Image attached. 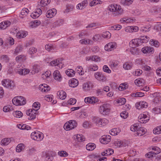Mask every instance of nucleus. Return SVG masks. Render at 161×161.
Returning a JSON list of instances; mask_svg holds the SVG:
<instances>
[{"label": "nucleus", "mask_w": 161, "mask_h": 161, "mask_svg": "<svg viewBox=\"0 0 161 161\" xmlns=\"http://www.w3.org/2000/svg\"><path fill=\"white\" fill-rule=\"evenodd\" d=\"M108 9L109 11L114 12V14L115 15H120L123 13V10L119 5L116 4L111 5L109 6Z\"/></svg>", "instance_id": "nucleus-1"}, {"label": "nucleus", "mask_w": 161, "mask_h": 161, "mask_svg": "<svg viewBox=\"0 0 161 161\" xmlns=\"http://www.w3.org/2000/svg\"><path fill=\"white\" fill-rule=\"evenodd\" d=\"M77 125V123L74 120L67 121L64 125V128L66 131H69L76 127Z\"/></svg>", "instance_id": "nucleus-2"}, {"label": "nucleus", "mask_w": 161, "mask_h": 161, "mask_svg": "<svg viewBox=\"0 0 161 161\" xmlns=\"http://www.w3.org/2000/svg\"><path fill=\"white\" fill-rule=\"evenodd\" d=\"M110 110V105L108 103H104L100 106L99 108V112L102 114L107 115L109 113Z\"/></svg>", "instance_id": "nucleus-3"}, {"label": "nucleus", "mask_w": 161, "mask_h": 161, "mask_svg": "<svg viewBox=\"0 0 161 161\" xmlns=\"http://www.w3.org/2000/svg\"><path fill=\"white\" fill-rule=\"evenodd\" d=\"M31 136L32 139L37 141L42 140L44 137L43 134L40 131H34L31 133Z\"/></svg>", "instance_id": "nucleus-4"}, {"label": "nucleus", "mask_w": 161, "mask_h": 161, "mask_svg": "<svg viewBox=\"0 0 161 161\" xmlns=\"http://www.w3.org/2000/svg\"><path fill=\"white\" fill-rule=\"evenodd\" d=\"M3 85L4 86L13 89L14 86V84L13 81L7 79L3 80L2 81Z\"/></svg>", "instance_id": "nucleus-5"}, {"label": "nucleus", "mask_w": 161, "mask_h": 161, "mask_svg": "<svg viewBox=\"0 0 161 161\" xmlns=\"http://www.w3.org/2000/svg\"><path fill=\"white\" fill-rule=\"evenodd\" d=\"M94 75L95 78L100 82H103L106 81V76L101 72H97L95 73Z\"/></svg>", "instance_id": "nucleus-6"}, {"label": "nucleus", "mask_w": 161, "mask_h": 161, "mask_svg": "<svg viewBox=\"0 0 161 161\" xmlns=\"http://www.w3.org/2000/svg\"><path fill=\"white\" fill-rule=\"evenodd\" d=\"M117 47L116 43L113 42L107 44L104 47L105 50L108 51H110L115 49Z\"/></svg>", "instance_id": "nucleus-7"}, {"label": "nucleus", "mask_w": 161, "mask_h": 161, "mask_svg": "<svg viewBox=\"0 0 161 161\" xmlns=\"http://www.w3.org/2000/svg\"><path fill=\"white\" fill-rule=\"evenodd\" d=\"M84 101L86 103L94 104L98 102L99 100L96 97H88L85 98Z\"/></svg>", "instance_id": "nucleus-8"}, {"label": "nucleus", "mask_w": 161, "mask_h": 161, "mask_svg": "<svg viewBox=\"0 0 161 161\" xmlns=\"http://www.w3.org/2000/svg\"><path fill=\"white\" fill-rule=\"evenodd\" d=\"M111 137L108 135H104L102 136L100 142L102 144H106L110 142Z\"/></svg>", "instance_id": "nucleus-9"}, {"label": "nucleus", "mask_w": 161, "mask_h": 161, "mask_svg": "<svg viewBox=\"0 0 161 161\" xmlns=\"http://www.w3.org/2000/svg\"><path fill=\"white\" fill-rule=\"evenodd\" d=\"M50 89V87L45 84L40 85L39 87V89L41 92L45 93L49 91Z\"/></svg>", "instance_id": "nucleus-10"}, {"label": "nucleus", "mask_w": 161, "mask_h": 161, "mask_svg": "<svg viewBox=\"0 0 161 161\" xmlns=\"http://www.w3.org/2000/svg\"><path fill=\"white\" fill-rule=\"evenodd\" d=\"M140 44V38H136L132 40L129 43V45L132 48L137 47Z\"/></svg>", "instance_id": "nucleus-11"}, {"label": "nucleus", "mask_w": 161, "mask_h": 161, "mask_svg": "<svg viewBox=\"0 0 161 161\" xmlns=\"http://www.w3.org/2000/svg\"><path fill=\"white\" fill-rule=\"evenodd\" d=\"M93 86V83L90 81H87L83 85V89L85 91H88L92 89Z\"/></svg>", "instance_id": "nucleus-12"}, {"label": "nucleus", "mask_w": 161, "mask_h": 161, "mask_svg": "<svg viewBox=\"0 0 161 161\" xmlns=\"http://www.w3.org/2000/svg\"><path fill=\"white\" fill-rule=\"evenodd\" d=\"M142 51L144 53H153L154 48L150 47H145L142 49Z\"/></svg>", "instance_id": "nucleus-13"}, {"label": "nucleus", "mask_w": 161, "mask_h": 161, "mask_svg": "<svg viewBox=\"0 0 161 161\" xmlns=\"http://www.w3.org/2000/svg\"><path fill=\"white\" fill-rule=\"evenodd\" d=\"M131 131H145V129L141 127L137 123L134 124L130 127Z\"/></svg>", "instance_id": "nucleus-14"}, {"label": "nucleus", "mask_w": 161, "mask_h": 161, "mask_svg": "<svg viewBox=\"0 0 161 161\" xmlns=\"http://www.w3.org/2000/svg\"><path fill=\"white\" fill-rule=\"evenodd\" d=\"M57 13V10L53 8L48 10L46 14V16L47 18H52Z\"/></svg>", "instance_id": "nucleus-15"}, {"label": "nucleus", "mask_w": 161, "mask_h": 161, "mask_svg": "<svg viewBox=\"0 0 161 161\" xmlns=\"http://www.w3.org/2000/svg\"><path fill=\"white\" fill-rule=\"evenodd\" d=\"M42 14V11L41 9L37 8L35 12H34L31 14V17L33 19H36L38 17Z\"/></svg>", "instance_id": "nucleus-16"}, {"label": "nucleus", "mask_w": 161, "mask_h": 161, "mask_svg": "<svg viewBox=\"0 0 161 161\" xmlns=\"http://www.w3.org/2000/svg\"><path fill=\"white\" fill-rule=\"evenodd\" d=\"M49 64L53 66H58L60 68L62 67V63L60 62L59 60L58 59L54 60L51 61L49 63Z\"/></svg>", "instance_id": "nucleus-17"}, {"label": "nucleus", "mask_w": 161, "mask_h": 161, "mask_svg": "<svg viewBox=\"0 0 161 161\" xmlns=\"http://www.w3.org/2000/svg\"><path fill=\"white\" fill-rule=\"evenodd\" d=\"M69 86L71 87H75L78 85V80L75 78H73L70 80L69 82Z\"/></svg>", "instance_id": "nucleus-18"}, {"label": "nucleus", "mask_w": 161, "mask_h": 161, "mask_svg": "<svg viewBox=\"0 0 161 161\" xmlns=\"http://www.w3.org/2000/svg\"><path fill=\"white\" fill-rule=\"evenodd\" d=\"M53 77L56 80L60 81L62 78L59 71L58 70L55 71L53 73Z\"/></svg>", "instance_id": "nucleus-19"}, {"label": "nucleus", "mask_w": 161, "mask_h": 161, "mask_svg": "<svg viewBox=\"0 0 161 161\" xmlns=\"http://www.w3.org/2000/svg\"><path fill=\"white\" fill-rule=\"evenodd\" d=\"M10 22L8 21L3 22L0 24V29H5L10 24Z\"/></svg>", "instance_id": "nucleus-20"}, {"label": "nucleus", "mask_w": 161, "mask_h": 161, "mask_svg": "<svg viewBox=\"0 0 161 161\" xmlns=\"http://www.w3.org/2000/svg\"><path fill=\"white\" fill-rule=\"evenodd\" d=\"M17 72L20 75H25L27 74L30 72V70L29 69H17Z\"/></svg>", "instance_id": "nucleus-21"}, {"label": "nucleus", "mask_w": 161, "mask_h": 161, "mask_svg": "<svg viewBox=\"0 0 161 161\" xmlns=\"http://www.w3.org/2000/svg\"><path fill=\"white\" fill-rule=\"evenodd\" d=\"M17 127L19 129L21 130H31V127L29 125H27L26 124H19L17 125Z\"/></svg>", "instance_id": "nucleus-22"}, {"label": "nucleus", "mask_w": 161, "mask_h": 161, "mask_svg": "<svg viewBox=\"0 0 161 161\" xmlns=\"http://www.w3.org/2000/svg\"><path fill=\"white\" fill-rule=\"evenodd\" d=\"M23 46L21 45L17 46L15 49L14 54L15 55H17L19 52H21L23 50Z\"/></svg>", "instance_id": "nucleus-23"}, {"label": "nucleus", "mask_w": 161, "mask_h": 161, "mask_svg": "<svg viewBox=\"0 0 161 161\" xmlns=\"http://www.w3.org/2000/svg\"><path fill=\"white\" fill-rule=\"evenodd\" d=\"M57 94L60 98L62 100L64 99L66 97V93L63 91H59Z\"/></svg>", "instance_id": "nucleus-24"}, {"label": "nucleus", "mask_w": 161, "mask_h": 161, "mask_svg": "<svg viewBox=\"0 0 161 161\" xmlns=\"http://www.w3.org/2000/svg\"><path fill=\"white\" fill-rule=\"evenodd\" d=\"M74 8V6L71 4H68L66 5V9H65L64 13H68L72 11Z\"/></svg>", "instance_id": "nucleus-25"}, {"label": "nucleus", "mask_w": 161, "mask_h": 161, "mask_svg": "<svg viewBox=\"0 0 161 161\" xmlns=\"http://www.w3.org/2000/svg\"><path fill=\"white\" fill-rule=\"evenodd\" d=\"M95 147L96 145L93 143H89L86 145V149L89 151L93 150Z\"/></svg>", "instance_id": "nucleus-26"}, {"label": "nucleus", "mask_w": 161, "mask_h": 161, "mask_svg": "<svg viewBox=\"0 0 161 161\" xmlns=\"http://www.w3.org/2000/svg\"><path fill=\"white\" fill-rule=\"evenodd\" d=\"M26 59V56L24 55H20L16 58V60L17 62H20Z\"/></svg>", "instance_id": "nucleus-27"}, {"label": "nucleus", "mask_w": 161, "mask_h": 161, "mask_svg": "<svg viewBox=\"0 0 161 161\" xmlns=\"http://www.w3.org/2000/svg\"><path fill=\"white\" fill-rule=\"evenodd\" d=\"M41 24V22L40 21L35 20L31 22L30 23V26L32 28L36 27L39 26Z\"/></svg>", "instance_id": "nucleus-28"}, {"label": "nucleus", "mask_w": 161, "mask_h": 161, "mask_svg": "<svg viewBox=\"0 0 161 161\" xmlns=\"http://www.w3.org/2000/svg\"><path fill=\"white\" fill-rule=\"evenodd\" d=\"M149 40V38L147 36H142L140 38V43H146Z\"/></svg>", "instance_id": "nucleus-29"}, {"label": "nucleus", "mask_w": 161, "mask_h": 161, "mask_svg": "<svg viewBox=\"0 0 161 161\" xmlns=\"http://www.w3.org/2000/svg\"><path fill=\"white\" fill-rule=\"evenodd\" d=\"M19 99H20V97H19V96H17L14 98L12 100L13 104L15 105H20V100Z\"/></svg>", "instance_id": "nucleus-30"}, {"label": "nucleus", "mask_w": 161, "mask_h": 161, "mask_svg": "<svg viewBox=\"0 0 161 161\" xmlns=\"http://www.w3.org/2000/svg\"><path fill=\"white\" fill-rule=\"evenodd\" d=\"M93 121L95 124L98 126H101V119L98 117H94L93 118Z\"/></svg>", "instance_id": "nucleus-31"}, {"label": "nucleus", "mask_w": 161, "mask_h": 161, "mask_svg": "<svg viewBox=\"0 0 161 161\" xmlns=\"http://www.w3.org/2000/svg\"><path fill=\"white\" fill-rule=\"evenodd\" d=\"M135 83L137 86H142L144 83V80L143 79H136L134 81Z\"/></svg>", "instance_id": "nucleus-32"}, {"label": "nucleus", "mask_w": 161, "mask_h": 161, "mask_svg": "<svg viewBox=\"0 0 161 161\" xmlns=\"http://www.w3.org/2000/svg\"><path fill=\"white\" fill-rule=\"evenodd\" d=\"M10 140L9 138H5L2 140L1 141V144L3 146L8 145L10 142Z\"/></svg>", "instance_id": "nucleus-33"}, {"label": "nucleus", "mask_w": 161, "mask_h": 161, "mask_svg": "<svg viewBox=\"0 0 161 161\" xmlns=\"http://www.w3.org/2000/svg\"><path fill=\"white\" fill-rule=\"evenodd\" d=\"M33 109L34 111H36L39 109L40 107V104L38 102H35L33 105Z\"/></svg>", "instance_id": "nucleus-34"}, {"label": "nucleus", "mask_w": 161, "mask_h": 161, "mask_svg": "<svg viewBox=\"0 0 161 161\" xmlns=\"http://www.w3.org/2000/svg\"><path fill=\"white\" fill-rule=\"evenodd\" d=\"M24 145L23 143H20L18 144L16 147V151L17 152H20L22 150L24 149Z\"/></svg>", "instance_id": "nucleus-35"}, {"label": "nucleus", "mask_w": 161, "mask_h": 161, "mask_svg": "<svg viewBox=\"0 0 161 161\" xmlns=\"http://www.w3.org/2000/svg\"><path fill=\"white\" fill-rule=\"evenodd\" d=\"M152 152L154 155L157 154L160 152L161 150L159 147H154L152 148Z\"/></svg>", "instance_id": "nucleus-36"}, {"label": "nucleus", "mask_w": 161, "mask_h": 161, "mask_svg": "<svg viewBox=\"0 0 161 161\" xmlns=\"http://www.w3.org/2000/svg\"><path fill=\"white\" fill-rule=\"evenodd\" d=\"M66 74L69 76L71 77L75 75V72L73 69H69L66 71Z\"/></svg>", "instance_id": "nucleus-37"}, {"label": "nucleus", "mask_w": 161, "mask_h": 161, "mask_svg": "<svg viewBox=\"0 0 161 161\" xmlns=\"http://www.w3.org/2000/svg\"><path fill=\"white\" fill-rule=\"evenodd\" d=\"M17 34L19 38H23L26 36L27 35V32L26 31H20Z\"/></svg>", "instance_id": "nucleus-38"}, {"label": "nucleus", "mask_w": 161, "mask_h": 161, "mask_svg": "<svg viewBox=\"0 0 161 161\" xmlns=\"http://www.w3.org/2000/svg\"><path fill=\"white\" fill-rule=\"evenodd\" d=\"M77 141L79 142H81L85 140V138L84 136L82 134H78L76 136Z\"/></svg>", "instance_id": "nucleus-39"}, {"label": "nucleus", "mask_w": 161, "mask_h": 161, "mask_svg": "<svg viewBox=\"0 0 161 161\" xmlns=\"http://www.w3.org/2000/svg\"><path fill=\"white\" fill-rule=\"evenodd\" d=\"M45 48L47 51L49 52L54 50L55 48L52 44H48L45 46Z\"/></svg>", "instance_id": "nucleus-40"}, {"label": "nucleus", "mask_w": 161, "mask_h": 161, "mask_svg": "<svg viewBox=\"0 0 161 161\" xmlns=\"http://www.w3.org/2000/svg\"><path fill=\"white\" fill-rule=\"evenodd\" d=\"M89 60H92L95 62H98L100 61V58L98 56L96 55H93L89 56Z\"/></svg>", "instance_id": "nucleus-41"}, {"label": "nucleus", "mask_w": 161, "mask_h": 161, "mask_svg": "<svg viewBox=\"0 0 161 161\" xmlns=\"http://www.w3.org/2000/svg\"><path fill=\"white\" fill-rule=\"evenodd\" d=\"M50 0H41L40 2V5L42 7H44L49 4Z\"/></svg>", "instance_id": "nucleus-42"}, {"label": "nucleus", "mask_w": 161, "mask_h": 161, "mask_svg": "<svg viewBox=\"0 0 161 161\" xmlns=\"http://www.w3.org/2000/svg\"><path fill=\"white\" fill-rule=\"evenodd\" d=\"M80 42L82 44H92V42L90 40H86L83 39L80 41Z\"/></svg>", "instance_id": "nucleus-43"}, {"label": "nucleus", "mask_w": 161, "mask_h": 161, "mask_svg": "<svg viewBox=\"0 0 161 161\" xmlns=\"http://www.w3.org/2000/svg\"><path fill=\"white\" fill-rule=\"evenodd\" d=\"M13 110V108L10 105L5 106L3 109V111L5 112H9Z\"/></svg>", "instance_id": "nucleus-44"}, {"label": "nucleus", "mask_w": 161, "mask_h": 161, "mask_svg": "<svg viewBox=\"0 0 161 161\" xmlns=\"http://www.w3.org/2000/svg\"><path fill=\"white\" fill-rule=\"evenodd\" d=\"M98 67L95 64L90 65L88 67V70L90 71H95L97 70Z\"/></svg>", "instance_id": "nucleus-45"}, {"label": "nucleus", "mask_w": 161, "mask_h": 161, "mask_svg": "<svg viewBox=\"0 0 161 161\" xmlns=\"http://www.w3.org/2000/svg\"><path fill=\"white\" fill-rule=\"evenodd\" d=\"M13 115L16 118H20L23 116V114L19 111H16L13 113Z\"/></svg>", "instance_id": "nucleus-46"}, {"label": "nucleus", "mask_w": 161, "mask_h": 161, "mask_svg": "<svg viewBox=\"0 0 161 161\" xmlns=\"http://www.w3.org/2000/svg\"><path fill=\"white\" fill-rule=\"evenodd\" d=\"M36 151V149L34 147H31L29 148L28 151V155L30 156L35 153V152Z\"/></svg>", "instance_id": "nucleus-47"}, {"label": "nucleus", "mask_w": 161, "mask_h": 161, "mask_svg": "<svg viewBox=\"0 0 161 161\" xmlns=\"http://www.w3.org/2000/svg\"><path fill=\"white\" fill-rule=\"evenodd\" d=\"M132 66V64L131 63H125L123 65V68L125 69H130Z\"/></svg>", "instance_id": "nucleus-48"}, {"label": "nucleus", "mask_w": 161, "mask_h": 161, "mask_svg": "<svg viewBox=\"0 0 161 161\" xmlns=\"http://www.w3.org/2000/svg\"><path fill=\"white\" fill-rule=\"evenodd\" d=\"M58 155L61 157H66L68 155V154L65 151H61L58 152Z\"/></svg>", "instance_id": "nucleus-49"}, {"label": "nucleus", "mask_w": 161, "mask_h": 161, "mask_svg": "<svg viewBox=\"0 0 161 161\" xmlns=\"http://www.w3.org/2000/svg\"><path fill=\"white\" fill-rule=\"evenodd\" d=\"M133 2V0H121V3L125 5H129Z\"/></svg>", "instance_id": "nucleus-50"}, {"label": "nucleus", "mask_w": 161, "mask_h": 161, "mask_svg": "<svg viewBox=\"0 0 161 161\" xmlns=\"http://www.w3.org/2000/svg\"><path fill=\"white\" fill-rule=\"evenodd\" d=\"M111 36L110 33L108 31L104 32L103 34V37L105 38L109 39Z\"/></svg>", "instance_id": "nucleus-51"}, {"label": "nucleus", "mask_w": 161, "mask_h": 161, "mask_svg": "<svg viewBox=\"0 0 161 161\" xmlns=\"http://www.w3.org/2000/svg\"><path fill=\"white\" fill-rule=\"evenodd\" d=\"M114 146L115 148H118L121 147V141L119 140H117L114 143Z\"/></svg>", "instance_id": "nucleus-52"}, {"label": "nucleus", "mask_w": 161, "mask_h": 161, "mask_svg": "<svg viewBox=\"0 0 161 161\" xmlns=\"http://www.w3.org/2000/svg\"><path fill=\"white\" fill-rule=\"evenodd\" d=\"M144 93L142 92H138L132 94L131 96L132 97H142L144 96Z\"/></svg>", "instance_id": "nucleus-53"}, {"label": "nucleus", "mask_w": 161, "mask_h": 161, "mask_svg": "<svg viewBox=\"0 0 161 161\" xmlns=\"http://www.w3.org/2000/svg\"><path fill=\"white\" fill-rule=\"evenodd\" d=\"M137 62L141 64L142 67L146 64V62L144 59H137Z\"/></svg>", "instance_id": "nucleus-54"}, {"label": "nucleus", "mask_w": 161, "mask_h": 161, "mask_svg": "<svg viewBox=\"0 0 161 161\" xmlns=\"http://www.w3.org/2000/svg\"><path fill=\"white\" fill-rule=\"evenodd\" d=\"M37 51L36 48L35 47H31L29 49L28 53L31 55H32L36 53Z\"/></svg>", "instance_id": "nucleus-55"}, {"label": "nucleus", "mask_w": 161, "mask_h": 161, "mask_svg": "<svg viewBox=\"0 0 161 161\" xmlns=\"http://www.w3.org/2000/svg\"><path fill=\"white\" fill-rule=\"evenodd\" d=\"M161 100V97L159 95L155 97L153 100V102L154 103H157Z\"/></svg>", "instance_id": "nucleus-56"}, {"label": "nucleus", "mask_w": 161, "mask_h": 161, "mask_svg": "<svg viewBox=\"0 0 161 161\" xmlns=\"http://www.w3.org/2000/svg\"><path fill=\"white\" fill-rule=\"evenodd\" d=\"M153 110L156 114L161 113V106L156 107L153 109Z\"/></svg>", "instance_id": "nucleus-57"}, {"label": "nucleus", "mask_w": 161, "mask_h": 161, "mask_svg": "<svg viewBox=\"0 0 161 161\" xmlns=\"http://www.w3.org/2000/svg\"><path fill=\"white\" fill-rule=\"evenodd\" d=\"M37 114L36 112L33 111V112L31 114L30 117L28 118L29 120L33 119L36 118V114Z\"/></svg>", "instance_id": "nucleus-58"}, {"label": "nucleus", "mask_w": 161, "mask_h": 161, "mask_svg": "<svg viewBox=\"0 0 161 161\" xmlns=\"http://www.w3.org/2000/svg\"><path fill=\"white\" fill-rule=\"evenodd\" d=\"M89 50L88 48L84 47L83 49L80 52V53L82 55L86 54L89 52Z\"/></svg>", "instance_id": "nucleus-59"}, {"label": "nucleus", "mask_w": 161, "mask_h": 161, "mask_svg": "<svg viewBox=\"0 0 161 161\" xmlns=\"http://www.w3.org/2000/svg\"><path fill=\"white\" fill-rule=\"evenodd\" d=\"M0 59L2 61L7 62L8 60V58L6 55H2L0 58Z\"/></svg>", "instance_id": "nucleus-60"}, {"label": "nucleus", "mask_w": 161, "mask_h": 161, "mask_svg": "<svg viewBox=\"0 0 161 161\" xmlns=\"http://www.w3.org/2000/svg\"><path fill=\"white\" fill-rule=\"evenodd\" d=\"M19 97H20V99H19V100H20V105H24L26 103V100L25 98L23 97H22L21 96H19Z\"/></svg>", "instance_id": "nucleus-61"}, {"label": "nucleus", "mask_w": 161, "mask_h": 161, "mask_svg": "<svg viewBox=\"0 0 161 161\" xmlns=\"http://www.w3.org/2000/svg\"><path fill=\"white\" fill-rule=\"evenodd\" d=\"M101 2V1L99 0H94L90 3V6L96 5L99 3H100V2Z\"/></svg>", "instance_id": "nucleus-62"}, {"label": "nucleus", "mask_w": 161, "mask_h": 161, "mask_svg": "<svg viewBox=\"0 0 161 161\" xmlns=\"http://www.w3.org/2000/svg\"><path fill=\"white\" fill-rule=\"evenodd\" d=\"M153 12L157 14L161 11V8L159 7H154L153 8Z\"/></svg>", "instance_id": "nucleus-63"}, {"label": "nucleus", "mask_w": 161, "mask_h": 161, "mask_svg": "<svg viewBox=\"0 0 161 161\" xmlns=\"http://www.w3.org/2000/svg\"><path fill=\"white\" fill-rule=\"evenodd\" d=\"M142 73V70L137 69L133 73V75L135 76H139L141 75Z\"/></svg>", "instance_id": "nucleus-64"}]
</instances>
